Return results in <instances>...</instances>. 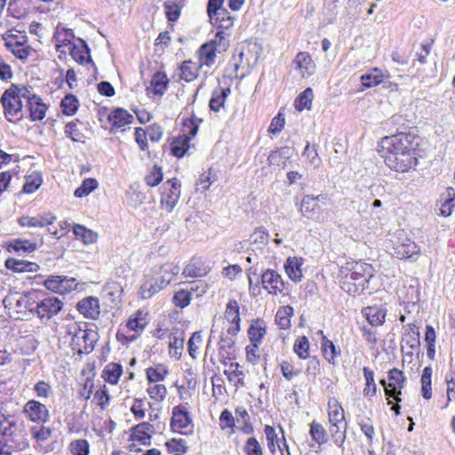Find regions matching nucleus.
Listing matches in <instances>:
<instances>
[{"label":"nucleus","mask_w":455,"mask_h":455,"mask_svg":"<svg viewBox=\"0 0 455 455\" xmlns=\"http://www.w3.org/2000/svg\"><path fill=\"white\" fill-rule=\"evenodd\" d=\"M5 266L8 269H12L14 272H36L38 270L39 266L36 263L19 260L15 259H8L5 261Z\"/></svg>","instance_id":"25"},{"label":"nucleus","mask_w":455,"mask_h":455,"mask_svg":"<svg viewBox=\"0 0 455 455\" xmlns=\"http://www.w3.org/2000/svg\"><path fill=\"white\" fill-rule=\"evenodd\" d=\"M172 299L176 307L184 308L190 304L191 293L185 290H180L175 292Z\"/></svg>","instance_id":"57"},{"label":"nucleus","mask_w":455,"mask_h":455,"mask_svg":"<svg viewBox=\"0 0 455 455\" xmlns=\"http://www.w3.org/2000/svg\"><path fill=\"white\" fill-rule=\"evenodd\" d=\"M339 286L349 294H360L369 288L374 268L365 262H347L339 272Z\"/></svg>","instance_id":"2"},{"label":"nucleus","mask_w":455,"mask_h":455,"mask_svg":"<svg viewBox=\"0 0 455 455\" xmlns=\"http://www.w3.org/2000/svg\"><path fill=\"white\" fill-rule=\"evenodd\" d=\"M244 451L246 455H262V449L259 442L254 437H250L246 441Z\"/></svg>","instance_id":"64"},{"label":"nucleus","mask_w":455,"mask_h":455,"mask_svg":"<svg viewBox=\"0 0 455 455\" xmlns=\"http://www.w3.org/2000/svg\"><path fill=\"white\" fill-rule=\"evenodd\" d=\"M26 36L18 35H9L4 39V45L16 58L20 60H27L31 48L26 44Z\"/></svg>","instance_id":"9"},{"label":"nucleus","mask_w":455,"mask_h":455,"mask_svg":"<svg viewBox=\"0 0 455 455\" xmlns=\"http://www.w3.org/2000/svg\"><path fill=\"white\" fill-rule=\"evenodd\" d=\"M363 316L368 321L369 325L380 326L385 323L386 310L373 306L366 307L362 310Z\"/></svg>","instance_id":"19"},{"label":"nucleus","mask_w":455,"mask_h":455,"mask_svg":"<svg viewBox=\"0 0 455 455\" xmlns=\"http://www.w3.org/2000/svg\"><path fill=\"white\" fill-rule=\"evenodd\" d=\"M225 318L234 325L228 327L227 332L235 336L240 331V316L238 302L235 299L230 300L225 310Z\"/></svg>","instance_id":"14"},{"label":"nucleus","mask_w":455,"mask_h":455,"mask_svg":"<svg viewBox=\"0 0 455 455\" xmlns=\"http://www.w3.org/2000/svg\"><path fill=\"white\" fill-rule=\"evenodd\" d=\"M76 122H78V120L68 123L65 126V133L73 141L81 142L84 141V136L78 130Z\"/></svg>","instance_id":"50"},{"label":"nucleus","mask_w":455,"mask_h":455,"mask_svg":"<svg viewBox=\"0 0 455 455\" xmlns=\"http://www.w3.org/2000/svg\"><path fill=\"white\" fill-rule=\"evenodd\" d=\"M228 37V35L225 31H218L215 35V38L210 43L217 46L219 52H225L229 45Z\"/></svg>","instance_id":"62"},{"label":"nucleus","mask_w":455,"mask_h":455,"mask_svg":"<svg viewBox=\"0 0 455 455\" xmlns=\"http://www.w3.org/2000/svg\"><path fill=\"white\" fill-rule=\"evenodd\" d=\"M322 350L324 358L330 363L334 364L338 355H340V351L337 350L332 341L329 340L325 336H323L322 339Z\"/></svg>","instance_id":"36"},{"label":"nucleus","mask_w":455,"mask_h":455,"mask_svg":"<svg viewBox=\"0 0 455 455\" xmlns=\"http://www.w3.org/2000/svg\"><path fill=\"white\" fill-rule=\"evenodd\" d=\"M198 76V68L196 63L191 60L183 61L180 68L179 76L186 82L195 80Z\"/></svg>","instance_id":"33"},{"label":"nucleus","mask_w":455,"mask_h":455,"mask_svg":"<svg viewBox=\"0 0 455 455\" xmlns=\"http://www.w3.org/2000/svg\"><path fill=\"white\" fill-rule=\"evenodd\" d=\"M184 346V338H179L176 336H172L170 338V344H169V353L172 355L176 356L179 358L181 355V351L183 349Z\"/></svg>","instance_id":"60"},{"label":"nucleus","mask_w":455,"mask_h":455,"mask_svg":"<svg viewBox=\"0 0 455 455\" xmlns=\"http://www.w3.org/2000/svg\"><path fill=\"white\" fill-rule=\"evenodd\" d=\"M310 435L318 444L325 443L328 441L326 430L316 421H313L310 425Z\"/></svg>","instance_id":"41"},{"label":"nucleus","mask_w":455,"mask_h":455,"mask_svg":"<svg viewBox=\"0 0 455 455\" xmlns=\"http://www.w3.org/2000/svg\"><path fill=\"white\" fill-rule=\"evenodd\" d=\"M147 392L151 399H154L158 402L163 401L167 395V389L165 386L163 384H155L149 386L147 388Z\"/></svg>","instance_id":"51"},{"label":"nucleus","mask_w":455,"mask_h":455,"mask_svg":"<svg viewBox=\"0 0 455 455\" xmlns=\"http://www.w3.org/2000/svg\"><path fill=\"white\" fill-rule=\"evenodd\" d=\"M330 433L334 443L341 447L346 439L347 423L344 424H330Z\"/></svg>","instance_id":"39"},{"label":"nucleus","mask_w":455,"mask_h":455,"mask_svg":"<svg viewBox=\"0 0 455 455\" xmlns=\"http://www.w3.org/2000/svg\"><path fill=\"white\" fill-rule=\"evenodd\" d=\"M163 180L162 169L155 165L145 177L146 183L150 187L157 186Z\"/></svg>","instance_id":"56"},{"label":"nucleus","mask_w":455,"mask_h":455,"mask_svg":"<svg viewBox=\"0 0 455 455\" xmlns=\"http://www.w3.org/2000/svg\"><path fill=\"white\" fill-rule=\"evenodd\" d=\"M419 137L413 132H397L385 137L379 147L385 164L391 170L405 172L418 164Z\"/></svg>","instance_id":"1"},{"label":"nucleus","mask_w":455,"mask_h":455,"mask_svg":"<svg viewBox=\"0 0 455 455\" xmlns=\"http://www.w3.org/2000/svg\"><path fill=\"white\" fill-rule=\"evenodd\" d=\"M363 372L366 382L363 389V395L366 396H373L376 395L377 391V387L374 381V372L368 367H363Z\"/></svg>","instance_id":"42"},{"label":"nucleus","mask_w":455,"mask_h":455,"mask_svg":"<svg viewBox=\"0 0 455 455\" xmlns=\"http://www.w3.org/2000/svg\"><path fill=\"white\" fill-rule=\"evenodd\" d=\"M123 373V367L116 363L107 364L102 371L101 377L106 382L115 385L118 382Z\"/></svg>","instance_id":"27"},{"label":"nucleus","mask_w":455,"mask_h":455,"mask_svg":"<svg viewBox=\"0 0 455 455\" xmlns=\"http://www.w3.org/2000/svg\"><path fill=\"white\" fill-rule=\"evenodd\" d=\"M282 110L283 108H280L278 115L273 118L268 127L267 131L271 135H276L280 133L284 127V117Z\"/></svg>","instance_id":"58"},{"label":"nucleus","mask_w":455,"mask_h":455,"mask_svg":"<svg viewBox=\"0 0 455 455\" xmlns=\"http://www.w3.org/2000/svg\"><path fill=\"white\" fill-rule=\"evenodd\" d=\"M28 107L32 121H41L44 118L47 107L39 96L32 98L28 103Z\"/></svg>","instance_id":"24"},{"label":"nucleus","mask_w":455,"mask_h":455,"mask_svg":"<svg viewBox=\"0 0 455 455\" xmlns=\"http://www.w3.org/2000/svg\"><path fill=\"white\" fill-rule=\"evenodd\" d=\"M172 414L171 427L172 431H178L188 427H193L192 417L187 408L183 405H177L173 407Z\"/></svg>","instance_id":"12"},{"label":"nucleus","mask_w":455,"mask_h":455,"mask_svg":"<svg viewBox=\"0 0 455 455\" xmlns=\"http://www.w3.org/2000/svg\"><path fill=\"white\" fill-rule=\"evenodd\" d=\"M309 342L307 337L302 336L297 339L294 343L293 350L301 359L308 357Z\"/></svg>","instance_id":"47"},{"label":"nucleus","mask_w":455,"mask_h":455,"mask_svg":"<svg viewBox=\"0 0 455 455\" xmlns=\"http://www.w3.org/2000/svg\"><path fill=\"white\" fill-rule=\"evenodd\" d=\"M286 178L290 185L297 186L299 190H303L307 184V178L298 172H289Z\"/></svg>","instance_id":"59"},{"label":"nucleus","mask_w":455,"mask_h":455,"mask_svg":"<svg viewBox=\"0 0 455 455\" xmlns=\"http://www.w3.org/2000/svg\"><path fill=\"white\" fill-rule=\"evenodd\" d=\"M63 307V302L56 297H47L36 304V313L42 320H49L56 315Z\"/></svg>","instance_id":"7"},{"label":"nucleus","mask_w":455,"mask_h":455,"mask_svg":"<svg viewBox=\"0 0 455 455\" xmlns=\"http://www.w3.org/2000/svg\"><path fill=\"white\" fill-rule=\"evenodd\" d=\"M44 283L48 290L60 294L69 293L77 287L76 278L64 275H50Z\"/></svg>","instance_id":"6"},{"label":"nucleus","mask_w":455,"mask_h":455,"mask_svg":"<svg viewBox=\"0 0 455 455\" xmlns=\"http://www.w3.org/2000/svg\"><path fill=\"white\" fill-rule=\"evenodd\" d=\"M220 355L227 359H231V352L235 346V340L228 336H221L219 341Z\"/></svg>","instance_id":"46"},{"label":"nucleus","mask_w":455,"mask_h":455,"mask_svg":"<svg viewBox=\"0 0 455 455\" xmlns=\"http://www.w3.org/2000/svg\"><path fill=\"white\" fill-rule=\"evenodd\" d=\"M251 243L257 244L259 247L265 245L268 241V234L264 228H257L250 236Z\"/></svg>","instance_id":"63"},{"label":"nucleus","mask_w":455,"mask_h":455,"mask_svg":"<svg viewBox=\"0 0 455 455\" xmlns=\"http://www.w3.org/2000/svg\"><path fill=\"white\" fill-rule=\"evenodd\" d=\"M140 424H138L132 427L130 439L132 441H138L143 445H150V435H147L145 430L143 428H140Z\"/></svg>","instance_id":"53"},{"label":"nucleus","mask_w":455,"mask_h":455,"mask_svg":"<svg viewBox=\"0 0 455 455\" xmlns=\"http://www.w3.org/2000/svg\"><path fill=\"white\" fill-rule=\"evenodd\" d=\"M164 6L169 21L174 22L179 20L181 11L180 5L174 1H165Z\"/></svg>","instance_id":"45"},{"label":"nucleus","mask_w":455,"mask_h":455,"mask_svg":"<svg viewBox=\"0 0 455 455\" xmlns=\"http://www.w3.org/2000/svg\"><path fill=\"white\" fill-rule=\"evenodd\" d=\"M230 94L229 88H219L213 91L210 100V108L215 112L224 106L227 97Z\"/></svg>","instance_id":"30"},{"label":"nucleus","mask_w":455,"mask_h":455,"mask_svg":"<svg viewBox=\"0 0 455 455\" xmlns=\"http://www.w3.org/2000/svg\"><path fill=\"white\" fill-rule=\"evenodd\" d=\"M407 328V332L405 333V338H403V340H406L410 347L414 349L419 346V328L414 323L408 324Z\"/></svg>","instance_id":"44"},{"label":"nucleus","mask_w":455,"mask_h":455,"mask_svg":"<svg viewBox=\"0 0 455 455\" xmlns=\"http://www.w3.org/2000/svg\"><path fill=\"white\" fill-rule=\"evenodd\" d=\"M388 387L392 390L401 391L403 387L405 378L402 371L393 368L387 372Z\"/></svg>","instance_id":"35"},{"label":"nucleus","mask_w":455,"mask_h":455,"mask_svg":"<svg viewBox=\"0 0 455 455\" xmlns=\"http://www.w3.org/2000/svg\"><path fill=\"white\" fill-rule=\"evenodd\" d=\"M304 264V259L301 257H288L286 259V275L294 283L300 282L303 274L301 267Z\"/></svg>","instance_id":"18"},{"label":"nucleus","mask_w":455,"mask_h":455,"mask_svg":"<svg viewBox=\"0 0 455 455\" xmlns=\"http://www.w3.org/2000/svg\"><path fill=\"white\" fill-rule=\"evenodd\" d=\"M108 121L114 128H122L133 121V116L124 108H116L108 116Z\"/></svg>","instance_id":"21"},{"label":"nucleus","mask_w":455,"mask_h":455,"mask_svg":"<svg viewBox=\"0 0 455 455\" xmlns=\"http://www.w3.org/2000/svg\"><path fill=\"white\" fill-rule=\"evenodd\" d=\"M98 185V181L95 179H85L82 185L75 190L74 196L78 198L84 197L96 189Z\"/></svg>","instance_id":"43"},{"label":"nucleus","mask_w":455,"mask_h":455,"mask_svg":"<svg viewBox=\"0 0 455 455\" xmlns=\"http://www.w3.org/2000/svg\"><path fill=\"white\" fill-rule=\"evenodd\" d=\"M329 422L330 424H344L345 422V414L344 410L341 405L334 400L332 403L329 402Z\"/></svg>","instance_id":"32"},{"label":"nucleus","mask_w":455,"mask_h":455,"mask_svg":"<svg viewBox=\"0 0 455 455\" xmlns=\"http://www.w3.org/2000/svg\"><path fill=\"white\" fill-rule=\"evenodd\" d=\"M0 102L4 107L5 118L9 122H16L23 117L21 100L16 96L15 91L9 88L3 93Z\"/></svg>","instance_id":"4"},{"label":"nucleus","mask_w":455,"mask_h":455,"mask_svg":"<svg viewBox=\"0 0 455 455\" xmlns=\"http://www.w3.org/2000/svg\"><path fill=\"white\" fill-rule=\"evenodd\" d=\"M78 107V100L73 94H67L60 102V108L66 116H73L77 111Z\"/></svg>","instance_id":"38"},{"label":"nucleus","mask_w":455,"mask_h":455,"mask_svg":"<svg viewBox=\"0 0 455 455\" xmlns=\"http://www.w3.org/2000/svg\"><path fill=\"white\" fill-rule=\"evenodd\" d=\"M261 283L263 288L274 295L281 293L284 288V282L281 275L272 269H267L262 274Z\"/></svg>","instance_id":"11"},{"label":"nucleus","mask_w":455,"mask_h":455,"mask_svg":"<svg viewBox=\"0 0 455 455\" xmlns=\"http://www.w3.org/2000/svg\"><path fill=\"white\" fill-rule=\"evenodd\" d=\"M217 46L212 43H205L199 49V58L202 65L212 66L215 61Z\"/></svg>","instance_id":"29"},{"label":"nucleus","mask_w":455,"mask_h":455,"mask_svg":"<svg viewBox=\"0 0 455 455\" xmlns=\"http://www.w3.org/2000/svg\"><path fill=\"white\" fill-rule=\"evenodd\" d=\"M10 90L15 91L16 96H18L20 100H27V104L29 103L30 100L34 97H37L33 92L31 86H19L16 84H12L9 87Z\"/></svg>","instance_id":"54"},{"label":"nucleus","mask_w":455,"mask_h":455,"mask_svg":"<svg viewBox=\"0 0 455 455\" xmlns=\"http://www.w3.org/2000/svg\"><path fill=\"white\" fill-rule=\"evenodd\" d=\"M267 448L273 455H276V451H278L281 455H283V448L281 446V439L278 438V435L275 429L271 426H266L264 429Z\"/></svg>","instance_id":"23"},{"label":"nucleus","mask_w":455,"mask_h":455,"mask_svg":"<svg viewBox=\"0 0 455 455\" xmlns=\"http://www.w3.org/2000/svg\"><path fill=\"white\" fill-rule=\"evenodd\" d=\"M203 342L202 334L200 331H196L192 334L190 337L188 342V350L190 355V356L194 359L197 356V350L199 348V346Z\"/></svg>","instance_id":"52"},{"label":"nucleus","mask_w":455,"mask_h":455,"mask_svg":"<svg viewBox=\"0 0 455 455\" xmlns=\"http://www.w3.org/2000/svg\"><path fill=\"white\" fill-rule=\"evenodd\" d=\"M266 334V324L260 320L257 319L252 321L249 330L248 336L252 344H260L261 340Z\"/></svg>","instance_id":"28"},{"label":"nucleus","mask_w":455,"mask_h":455,"mask_svg":"<svg viewBox=\"0 0 455 455\" xmlns=\"http://www.w3.org/2000/svg\"><path fill=\"white\" fill-rule=\"evenodd\" d=\"M209 18L214 26L226 30L232 28L234 24V18L230 15L227 9L220 10L219 12L212 15Z\"/></svg>","instance_id":"26"},{"label":"nucleus","mask_w":455,"mask_h":455,"mask_svg":"<svg viewBox=\"0 0 455 455\" xmlns=\"http://www.w3.org/2000/svg\"><path fill=\"white\" fill-rule=\"evenodd\" d=\"M81 45L70 44L69 53L79 64L91 62L90 49L85 41L80 39Z\"/></svg>","instance_id":"20"},{"label":"nucleus","mask_w":455,"mask_h":455,"mask_svg":"<svg viewBox=\"0 0 455 455\" xmlns=\"http://www.w3.org/2000/svg\"><path fill=\"white\" fill-rule=\"evenodd\" d=\"M66 333L71 336L70 347L78 355L90 354L97 341V333L82 329L79 324L73 323L66 326Z\"/></svg>","instance_id":"3"},{"label":"nucleus","mask_w":455,"mask_h":455,"mask_svg":"<svg viewBox=\"0 0 455 455\" xmlns=\"http://www.w3.org/2000/svg\"><path fill=\"white\" fill-rule=\"evenodd\" d=\"M419 253V247L410 239L397 243L394 248V255L401 259L416 260Z\"/></svg>","instance_id":"13"},{"label":"nucleus","mask_w":455,"mask_h":455,"mask_svg":"<svg viewBox=\"0 0 455 455\" xmlns=\"http://www.w3.org/2000/svg\"><path fill=\"white\" fill-rule=\"evenodd\" d=\"M314 92L312 88H306L294 100V107L297 110L302 111L304 109L309 110L312 107V100Z\"/></svg>","instance_id":"31"},{"label":"nucleus","mask_w":455,"mask_h":455,"mask_svg":"<svg viewBox=\"0 0 455 455\" xmlns=\"http://www.w3.org/2000/svg\"><path fill=\"white\" fill-rule=\"evenodd\" d=\"M56 217L51 213L38 214L36 216H21L18 219V223L21 227L28 228H44L53 223Z\"/></svg>","instance_id":"16"},{"label":"nucleus","mask_w":455,"mask_h":455,"mask_svg":"<svg viewBox=\"0 0 455 455\" xmlns=\"http://www.w3.org/2000/svg\"><path fill=\"white\" fill-rule=\"evenodd\" d=\"M189 138H179L172 143V153L177 157H182L188 148Z\"/></svg>","instance_id":"49"},{"label":"nucleus","mask_w":455,"mask_h":455,"mask_svg":"<svg viewBox=\"0 0 455 455\" xmlns=\"http://www.w3.org/2000/svg\"><path fill=\"white\" fill-rule=\"evenodd\" d=\"M161 188V206L168 212H172L180 196V182L178 179L172 178L164 182Z\"/></svg>","instance_id":"5"},{"label":"nucleus","mask_w":455,"mask_h":455,"mask_svg":"<svg viewBox=\"0 0 455 455\" xmlns=\"http://www.w3.org/2000/svg\"><path fill=\"white\" fill-rule=\"evenodd\" d=\"M147 314L141 310H138L132 316L130 317L126 323V327L134 331H143L148 321L146 319Z\"/></svg>","instance_id":"34"},{"label":"nucleus","mask_w":455,"mask_h":455,"mask_svg":"<svg viewBox=\"0 0 455 455\" xmlns=\"http://www.w3.org/2000/svg\"><path fill=\"white\" fill-rule=\"evenodd\" d=\"M169 80L164 72H156L150 81V86L148 87V91L152 92L154 94L162 96L168 86Z\"/></svg>","instance_id":"22"},{"label":"nucleus","mask_w":455,"mask_h":455,"mask_svg":"<svg viewBox=\"0 0 455 455\" xmlns=\"http://www.w3.org/2000/svg\"><path fill=\"white\" fill-rule=\"evenodd\" d=\"M323 198V195H319L316 197L311 196H306L302 199L300 211L304 216L311 217L315 213V207L317 206L316 201Z\"/></svg>","instance_id":"40"},{"label":"nucleus","mask_w":455,"mask_h":455,"mask_svg":"<svg viewBox=\"0 0 455 455\" xmlns=\"http://www.w3.org/2000/svg\"><path fill=\"white\" fill-rule=\"evenodd\" d=\"M362 84L366 88H371L379 84L383 81V75L378 68H373L369 73L361 76Z\"/></svg>","instance_id":"37"},{"label":"nucleus","mask_w":455,"mask_h":455,"mask_svg":"<svg viewBox=\"0 0 455 455\" xmlns=\"http://www.w3.org/2000/svg\"><path fill=\"white\" fill-rule=\"evenodd\" d=\"M292 65L295 69L299 70L302 77L311 76L315 69V65L307 52H299L296 55Z\"/></svg>","instance_id":"17"},{"label":"nucleus","mask_w":455,"mask_h":455,"mask_svg":"<svg viewBox=\"0 0 455 455\" xmlns=\"http://www.w3.org/2000/svg\"><path fill=\"white\" fill-rule=\"evenodd\" d=\"M70 451L74 455H88L89 443L85 439H78L70 443Z\"/></svg>","instance_id":"55"},{"label":"nucleus","mask_w":455,"mask_h":455,"mask_svg":"<svg viewBox=\"0 0 455 455\" xmlns=\"http://www.w3.org/2000/svg\"><path fill=\"white\" fill-rule=\"evenodd\" d=\"M168 371L161 365L155 368L150 367L147 370V379L150 383L164 380Z\"/></svg>","instance_id":"48"},{"label":"nucleus","mask_w":455,"mask_h":455,"mask_svg":"<svg viewBox=\"0 0 455 455\" xmlns=\"http://www.w3.org/2000/svg\"><path fill=\"white\" fill-rule=\"evenodd\" d=\"M22 412L28 420L37 424L47 422L50 417L47 407L36 400L28 401Z\"/></svg>","instance_id":"8"},{"label":"nucleus","mask_w":455,"mask_h":455,"mask_svg":"<svg viewBox=\"0 0 455 455\" xmlns=\"http://www.w3.org/2000/svg\"><path fill=\"white\" fill-rule=\"evenodd\" d=\"M171 283V277L165 276H147L140 289V294L142 299H149L156 292L160 291Z\"/></svg>","instance_id":"10"},{"label":"nucleus","mask_w":455,"mask_h":455,"mask_svg":"<svg viewBox=\"0 0 455 455\" xmlns=\"http://www.w3.org/2000/svg\"><path fill=\"white\" fill-rule=\"evenodd\" d=\"M12 246L14 251L23 252H32L37 248V244L36 243L22 239L14 240Z\"/></svg>","instance_id":"61"},{"label":"nucleus","mask_w":455,"mask_h":455,"mask_svg":"<svg viewBox=\"0 0 455 455\" xmlns=\"http://www.w3.org/2000/svg\"><path fill=\"white\" fill-rule=\"evenodd\" d=\"M76 309L86 318L97 319L100 314V301L95 297H87L77 303Z\"/></svg>","instance_id":"15"}]
</instances>
